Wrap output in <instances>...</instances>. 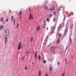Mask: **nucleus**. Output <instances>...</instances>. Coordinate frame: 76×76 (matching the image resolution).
Segmentation results:
<instances>
[{"mask_svg":"<svg viewBox=\"0 0 76 76\" xmlns=\"http://www.w3.org/2000/svg\"><path fill=\"white\" fill-rule=\"evenodd\" d=\"M5 34L6 36H7L9 35V30L8 29H6L5 31Z\"/></svg>","mask_w":76,"mask_h":76,"instance_id":"nucleus-1","label":"nucleus"},{"mask_svg":"<svg viewBox=\"0 0 76 76\" xmlns=\"http://www.w3.org/2000/svg\"><path fill=\"white\" fill-rule=\"evenodd\" d=\"M55 50V49L54 47L52 46L50 48V51L51 52H53V53H55V52H54Z\"/></svg>","mask_w":76,"mask_h":76,"instance_id":"nucleus-2","label":"nucleus"},{"mask_svg":"<svg viewBox=\"0 0 76 76\" xmlns=\"http://www.w3.org/2000/svg\"><path fill=\"white\" fill-rule=\"evenodd\" d=\"M34 16L33 15H32V14H30L29 15V18H28L29 20H30V19H31V20H32Z\"/></svg>","mask_w":76,"mask_h":76,"instance_id":"nucleus-3","label":"nucleus"},{"mask_svg":"<svg viewBox=\"0 0 76 76\" xmlns=\"http://www.w3.org/2000/svg\"><path fill=\"white\" fill-rule=\"evenodd\" d=\"M5 42H4V44H6V42H7V36L5 37Z\"/></svg>","mask_w":76,"mask_h":76,"instance_id":"nucleus-4","label":"nucleus"},{"mask_svg":"<svg viewBox=\"0 0 76 76\" xmlns=\"http://www.w3.org/2000/svg\"><path fill=\"white\" fill-rule=\"evenodd\" d=\"M21 45H22V42H20L19 45V46L18 47V50H20V48H21V47H20V46H21Z\"/></svg>","mask_w":76,"mask_h":76,"instance_id":"nucleus-5","label":"nucleus"},{"mask_svg":"<svg viewBox=\"0 0 76 76\" xmlns=\"http://www.w3.org/2000/svg\"><path fill=\"white\" fill-rule=\"evenodd\" d=\"M49 69L50 70V71H52V70H53V68H52V64H51L50 65V66L49 67Z\"/></svg>","mask_w":76,"mask_h":76,"instance_id":"nucleus-6","label":"nucleus"},{"mask_svg":"<svg viewBox=\"0 0 76 76\" xmlns=\"http://www.w3.org/2000/svg\"><path fill=\"white\" fill-rule=\"evenodd\" d=\"M67 30H68V28H66L65 29V31L64 33L65 35H66V34H67Z\"/></svg>","mask_w":76,"mask_h":76,"instance_id":"nucleus-7","label":"nucleus"},{"mask_svg":"<svg viewBox=\"0 0 76 76\" xmlns=\"http://www.w3.org/2000/svg\"><path fill=\"white\" fill-rule=\"evenodd\" d=\"M22 10H21L19 12V15L20 16H21L22 15Z\"/></svg>","mask_w":76,"mask_h":76,"instance_id":"nucleus-8","label":"nucleus"},{"mask_svg":"<svg viewBox=\"0 0 76 76\" xmlns=\"http://www.w3.org/2000/svg\"><path fill=\"white\" fill-rule=\"evenodd\" d=\"M60 39H58L57 41V43L58 44H59V42H60Z\"/></svg>","mask_w":76,"mask_h":76,"instance_id":"nucleus-9","label":"nucleus"},{"mask_svg":"<svg viewBox=\"0 0 76 76\" xmlns=\"http://www.w3.org/2000/svg\"><path fill=\"white\" fill-rule=\"evenodd\" d=\"M53 9L51 8V9H50L49 10H55V7L53 6Z\"/></svg>","mask_w":76,"mask_h":76,"instance_id":"nucleus-10","label":"nucleus"},{"mask_svg":"<svg viewBox=\"0 0 76 76\" xmlns=\"http://www.w3.org/2000/svg\"><path fill=\"white\" fill-rule=\"evenodd\" d=\"M39 29H40V27L39 26H38L37 28V31H39Z\"/></svg>","mask_w":76,"mask_h":76,"instance_id":"nucleus-11","label":"nucleus"},{"mask_svg":"<svg viewBox=\"0 0 76 76\" xmlns=\"http://www.w3.org/2000/svg\"><path fill=\"white\" fill-rule=\"evenodd\" d=\"M44 6L45 9H46L47 10H48V7L46 5H45Z\"/></svg>","mask_w":76,"mask_h":76,"instance_id":"nucleus-12","label":"nucleus"},{"mask_svg":"<svg viewBox=\"0 0 76 76\" xmlns=\"http://www.w3.org/2000/svg\"><path fill=\"white\" fill-rule=\"evenodd\" d=\"M4 28L3 26H2L0 27V29H3Z\"/></svg>","mask_w":76,"mask_h":76,"instance_id":"nucleus-13","label":"nucleus"},{"mask_svg":"<svg viewBox=\"0 0 76 76\" xmlns=\"http://www.w3.org/2000/svg\"><path fill=\"white\" fill-rule=\"evenodd\" d=\"M60 25H61V24H60L58 27V30H59V31H60V30H61V28H60Z\"/></svg>","mask_w":76,"mask_h":76,"instance_id":"nucleus-14","label":"nucleus"},{"mask_svg":"<svg viewBox=\"0 0 76 76\" xmlns=\"http://www.w3.org/2000/svg\"><path fill=\"white\" fill-rule=\"evenodd\" d=\"M4 20V18H2L1 19V22H3Z\"/></svg>","mask_w":76,"mask_h":76,"instance_id":"nucleus-15","label":"nucleus"},{"mask_svg":"<svg viewBox=\"0 0 76 76\" xmlns=\"http://www.w3.org/2000/svg\"><path fill=\"white\" fill-rule=\"evenodd\" d=\"M41 71H39V76H41Z\"/></svg>","mask_w":76,"mask_h":76,"instance_id":"nucleus-16","label":"nucleus"},{"mask_svg":"<svg viewBox=\"0 0 76 76\" xmlns=\"http://www.w3.org/2000/svg\"><path fill=\"white\" fill-rule=\"evenodd\" d=\"M51 29H52V30H55V27H52Z\"/></svg>","mask_w":76,"mask_h":76,"instance_id":"nucleus-17","label":"nucleus"},{"mask_svg":"<svg viewBox=\"0 0 76 76\" xmlns=\"http://www.w3.org/2000/svg\"><path fill=\"white\" fill-rule=\"evenodd\" d=\"M46 20L47 21V22H50V19H49V18H47L46 19Z\"/></svg>","mask_w":76,"mask_h":76,"instance_id":"nucleus-18","label":"nucleus"},{"mask_svg":"<svg viewBox=\"0 0 76 76\" xmlns=\"http://www.w3.org/2000/svg\"><path fill=\"white\" fill-rule=\"evenodd\" d=\"M37 52L35 54V59H36V58H37Z\"/></svg>","mask_w":76,"mask_h":76,"instance_id":"nucleus-19","label":"nucleus"},{"mask_svg":"<svg viewBox=\"0 0 76 76\" xmlns=\"http://www.w3.org/2000/svg\"><path fill=\"white\" fill-rule=\"evenodd\" d=\"M43 63H46V60L44 61V59H43Z\"/></svg>","mask_w":76,"mask_h":76,"instance_id":"nucleus-20","label":"nucleus"},{"mask_svg":"<svg viewBox=\"0 0 76 76\" xmlns=\"http://www.w3.org/2000/svg\"><path fill=\"white\" fill-rule=\"evenodd\" d=\"M25 70H27L28 69V66H25Z\"/></svg>","mask_w":76,"mask_h":76,"instance_id":"nucleus-21","label":"nucleus"},{"mask_svg":"<svg viewBox=\"0 0 76 76\" xmlns=\"http://www.w3.org/2000/svg\"><path fill=\"white\" fill-rule=\"evenodd\" d=\"M38 57L39 59V61H40V59H41V56H40V55H39Z\"/></svg>","mask_w":76,"mask_h":76,"instance_id":"nucleus-22","label":"nucleus"},{"mask_svg":"<svg viewBox=\"0 0 76 76\" xmlns=\"http://www.w3.org/2000/svg\"><path fill=\"white\" fill-rule=\"evenodd\" d=\"M58 35L59 37H61V34L58 33Z\"/></svg>","mask_w":76,"mask_h":76,"instance_id":"nucleus-23","label":"nucleus"},{"mask_svg":"<svg viewBox=\"0 0 76 76\" xmlns=\"http://www.w3.org/2000/svg\"><path fill=\"white\" fill-rule=\"evenodd\" d=\"M42 59L44 60V55H42Z\"/></svg>","mask_w":76,"mask_h":76,"instance_id":"nucleus-24","label":"nucleus"},{"mask_svg":"<svg viewBox=\"0 0 76 76\" xmlns=\"http://www.w3.org/2000/svg\"><path fill=\"white\" fill-rule=\"evenodd\" d=\"M73 24L72 23V26L71 27V28L73 29Z\"/></svg>","mask_w":76,"mask_h":76,"instance_id":"nucleus-25","label":"nucleus"},{"mask_svg":"<svg viewBox=\"0 0 76 76\" xmlns=\"http://www.w3.org/2000/svg\"><path fill=\"white\" fill-rule=\"evenodd\" d=\"M33 39V37H32L31 38V42H32V40Z\"/></svg>","mask_w":76,"mask_h":76,"instance_id":"nucleus-26","label":"nucleus"},{"mask_svg":"<svg viewBox=\"0 0 76 76\" xmlns=\"http://www.w3.org/2000/svg\"><path fill=\"white\" fill-rule=\"evenodd\" d=\"M53 15H54L55 16L56 15V12H53Z\"/></svg>","mask_w":76,"mask_h":76,"instance_id":"nucleus-27","label":"nucleus"},{"mask_svg":"<svg viewBox=\"0 0 76 76\" xmlns=\"http://www.w3.org/2000/svg\"><path fill=\"white\" fill-rule=\"evenodd\" d=\"M54 31V30H53V31H52V32L51 33V34H53V33Z\"/></svg>","mask_w":76,"mask_h":76,"instance_id":"nucleus-28","label":"nucleus"},{"mask_svg":"<svg viewBox=\"0 0 76 76\" xmlns=\"http://www.w3.org/2000/svg\"><path fill=\"white\" fill-rule=\"evenodd\" d=\"M29 10V12H31V9H30V8H29L28 9Z\"/></svg>","mask_w":76,"mask_h":76,"instance_id":"nucleus-29","label":"nucleus"},{"mask_svg":"<svg viewBox=\"0 0 76 76\" xmlns=\"http://www.w3.org/2000/svg\"><path fill=\"white\" fill-rule=\"evenodd\" d=\"M58 66L60 65V64L59 62H58Z\"/></svg>","mask_w":76,"mask_h":76,"instance_id":"nucleus-30","label":"nucleus"},{"mask_svg":"<svg viewBox=\"0 0 76 76\" xmlns=\"http://www.w3.org/2000/svg\"><path fill=\"white\" fill-rule=\"evenodd\" d=\"M53 21L55 22V21H56V18H54L53 19Z\"/></svg>","mask_w":76,"mask_h":76,"instance_id":"nucleus-31","label":"nucleus"},{"mask_svg":"<svg viewBox=\"0 0 76 76\" xmlns=\"http://www.w3.org/2000/svg\"><path fill=\"white\" fill-rule=\"evenodd\" d=\"M70 43H72V38H71L70 39Z\"/></svg>","mask_w":76,"mask_h":76,"instance_id":"nucleus-32","label":"nucleus"},{"mask_svg":"<svg viewBox=\"0 0 76 76\" xmlns=\"http://www.w3.org/2000/svg\"><path fill=\"white\" fill-rule=\"evenodd\" d=\"M50 17H52L53 16V15L52 14L50 15H49Z\"/></svg>","mask_w":76,"mask_h":76,"instance_id":"nucleus-33","label":"nucleus"},{"mask_svg":"<svg viewBox=\"0 0 76 76\" xmlns=\"http://www.w3.org/2000/svg\"><path fill=\"white\" fill-rule=\"evenodd\" d=\"M19 23H18V25H17V28H18V26H19Z\"/></svg>","mask_w":76,"mask_h":76,"instance_id":"nucleus-34","label":"nucleus"},{"mask_svg":"<svg viewBox=\"0 0 76 76\" xmlns=\"http://www.w3.org/2000/svg\"><path fill=\"white\" fill-rule=\"evenodd\" d=\"M9 21V18H7L6 20V22H7L8 21Z\"/></svg>","mask_w":76,"mask_h":76,"instance_id":"nucleus-35","label":"nucleus"},{"mask_svg":"<svg viewBox=\"0 0 76 76\" xmlns=\"http://www.w3.org/2000/svg\"><path fill=\"white\" fill-rule=\"evenodd\" d=\"M50 45H47V47H50Z\"/></svg>","mask_w":76,"mask_h":76,"instance_id":"nucleus-36","label":"nucleus"},{"mask_svg":"<svg viewBox=\"0 0 76 76\" xmlns=\"http://www.w3.org/2000/svg\"><path fill=\"white\" fill-rule=\"evenodd\" d=\"M44 23H45V25H46V23H45V20H44Z\"/></svg>","mask_w":76,"mask_h":76,"instance_id":"nucleus-37","label":"nucleus"},{"mask_svg":"<svg viewBox=\"0 0 76 76\" xmlns=\"http://www.w3.org/2000/svg\"><path fill=\"white\" fill-rule=\"evenodd\" d=\"M22 59L23 60H24L25 59V58L24 57H23Z\"/></svg>","mask_w":76,"mask_h":76,"instance_id":"nucleus-38","label":"nucleus"},{"mask_svg":"<svg viewBox=\"0 0 76 76\" xmlns=\"http://www.w3.org/2000/svg\"><path fill=\"white\" fill-rule=\"evenodd\" d=\"M45 76H48V74H46L45 75Z\"/></svg>","mask_w":76,"mask_h":76,"instance_id":"nucleus-39","label":"nucleus"},{"mask_svg":"<svg viewBox=\"0 0 76 76\" xmlns=\"http://www.w3.org/2000/svg\"><path fill=\"white\" fill-rule=\"evenodd\" d=\"M62 76H64V74L63 73L62 75Z\"/></svg>","mask_w":76,"mask_h":76,"instance_id":"nucleus-40","label":"nucleus"},{"mask_svg":"<svg viewBox=\"0 0 76 76\" xmlns=\"http://www.w3.org/2000/svg\"><path fill=\"white\" fill-rule=\"evenodd\" d=\"M11 19H13V16H12L11 17Z\"/></svg>","mask_w":76,"mask_h":76,"instance_id":"nucleus-41","label":"nucleus"},{"mask_svg":"<svg viewBox=\"0 0 76 76\" xmlns=\"http://www.w3.org/2000/svg\"><path fill=\"white\" fill-rule=\"evenodd\" d=\"M9 13H11L12 12V11H11L10 10L9 11Z\"/></svg>","mask_w":76,"mask_h":76,"instance_id":"nucleus-42","label":"nucleus"},{"mask_svg":"<svg viewBox=\"0 0 76 76\" xmlns=\"http://www.w3.org/2000/svg\"><path fill=\"white\" fill-rule=\"evenodd\" d=\"M47 39H45V41H47Z\"/></svg>","mask_w":76,"mask_h":76,"instance_id":"nucleus-43","label":"nucleus"},{"mask_svg":"<svg viewBox=\"0 0 76 76\" xmlns=\"http://www.w3.org/2000/svg\"><path fill=\"white\" fill-rule=\"evenodd\" d=\"M28 53H29V52H27V54H28Z\"/></svg>","mask_w":76,"mask_h":76,"instance_id":"nucleus-44","label":"nucleus"},{"mask_svg":"<svg viewBox=\"0 0 76 76\" xmlns=\"http://www.w3.org/2000/svg\"><path fill=\"white\" fill-rule=\"evenodd\" d=\"M48 38V36H47L46 37V39H47Z\"/></svg>","mask_w":76,"mask_h":76,"instance_id":"nucleus-45","label":"nucleus"},{"mask_svg":"<svg viewBox=\"0 0 76 76\" xmlns=\"http://www.w3.org/2000/svg\"><path fill=\"white\" fill-rule=\"evenodd\" d=\"M48 1H46V3H48Z\"/></svg>","mask_w":76,"mask_h":76,"instance_id":"nucleus-46","label":"nucleus"},{"mask_svg":"<svg viewBox=\"0 0 76 76\" xmlns=\"http://www.w3.org/2000/svg\"><path fill=\"white\" fill-rule=\"evenodd\" d=\"M65 18H66V15H64V19H65Z\"/></svg>","mask_w":76,"mask_h":76,"instance_id":"nucleus-47","label":"nucleus"},{"mask_svg":"<svg viewBox=\"0 0 76 76\" xmlns=\"http://www.w3.org/2000/svg\"><path fill=\"white\" fill-rule=\"evenodd\" d=\"M63 26H64V23L62 25Z\"/></svg>","mask_w":76,"mask_h":76,"instance_id":"nucleus-48","label":"nucleus"},{"mask_svg":"<svg viewBox=\"0 0 76 76\" xmlns=\"http://www.w3.org/2000/svg\"><path fill=\"white\" fill-rule=\"evenodd\" d=\"M65 60L66 62H67V60L66 59H65Z\"/></svg>","mask_w":76,"mask_h":76,"instance_id":"nucleus-49","label":"nucleus"},{"mask_svg":"<svg viewBox=\"0 0 76 76\" xmlns=\"http://www.w3.org/2000/svg\"><path fill=\"white\" fill-rule=\"evenodd\" d=\"M3 23H5V21H3Z\"/></svg>","mask_w":76,"mask_h":76,"instance_id":"nucleus-50","label":"nucleus"},{"mask_svg":"<svg viewBox=\"0 0 76 76\" xmlns=\"http://www.w3.org/2000/svg\"><path fill=\"white\" fill-rule=\"evenodd\" d=\"M45 25L44 27H43V28H45Z\"/></svg>","mask_w":76,"mask_h":76,"instance_id":"nucleus-51","label":"nucleus"},{"mask_svg":"<svg viewBox=\"0 0 76 76\" xmlns=\"http://www.w3.org/2000/svg\"><path fill=\"white\" fill-rule=\"evenodd\" d=\"M52 2L53 3H54V1H52Z\"/></svg>","mask_w":76,"mask_h":76,"instance_id":"nucleus-52","label":"nucleus"},{"mask_svg":"<svg viewBox=\"0 0 76 76\" xmlns=\"http://www.w3.org/2000/svg\"><path fill=\"white\" fill-rule=\"evenodd\" d=\"M33 54H34L35 53V52H34V51H33Z\"/></svg>","mask_w":76,"mask_h":76,"instance_id":"nucleus-53","label":"nucleus"},{"mask_svg":"<svg viewBox=\"0 0 76 76\" xmlns=\"http://www.w3.org/2000/svg\"><path fill=\"white\" fill-rule=\"evenodd\" d=\"M20 19H22V17H21V16H20Z\"/></svg>","mask_w":76,"mask_h":76,"instance_id":"nucleus-54","label":"nucleus"},{"mask_svg":"<svg viewBox=\"0 0 76 76\" xmlns=\"http://www.w3.org/2000/svg\"><path fill=\"white\" fill-rule=\"evenodd\" d=\"M61 28H63V26H61Z\"/></svg>","mask_w":76,"mask_h":76,"instance_id":"nucleus-55","label":"nucleus"},{"mask_svg":"<svg viewBox=\"0 0 76 76\" xmlns=\"http://www.w3.org/2000/svg\"><path fill=\"white\" fill-rule=\"evenodd\" d=\"M32 64H34V62H32Z\"/></svg>","mask_w":76,"mask_h":76,"instance_id":"nucleus-56","label":"nucleus"},{"mask_svg":"<svg viewBox=\"0 0 76 76\" xmlns=\"http://www.w3.org/2000/svg\"><path fill=\"white\" fill-rule=\"evenodd\" d=\"M15 21H14V24H15Z\"/></svg>","mask_w":76,"mask_h":76,"instance_id":"nucleus-57","label":"nucleus"},{"mask_svg":"<svg viewBox=\"0 0 76 76\" xmlns=\"http://www.w3.org/2000/svg\"><path fill=\"white\" fill-rule=\"evenodd\" d=\"M47 30H48V28H47Z\"/></svg>","mask_w":76,"mask_h":76,"instance_id":"nucleus-58","label":"nucleus"},{"mask_svg":"<svg viewBox=\"0 0 76 76\" xmlns=\"http://www.w3.org/2000/svg\"><path fill=\"white\" fill-rule=\"evenodd\" d=\"M60 9H59V11H60Z\"/></svg>","mask_w":76,"mask_h":76,"instance_id":"nucleus-59","label":"nucleus"},{"mask_svg":"<svg viewBox=\"0 0 76 76\" xmlns=\"http://www.w3.org/2000/svg\"><path fill=\"white\" fill-rule=\"evenodd\" d=\"M66 63L67 64V62H66Z\"/></svg>","mask_w":76,"mask_h":76,"instance_id":"nucleus-60","label":"nucleus"},{"mask_svg":"<svg viewBox=\"0 0 76 76\" xmlns=\"http://www.w3.org/2000/svg\"><path fill=\"white\" fill-rule=\"evenodd\" d=\"M68 17H69V16H68Z\"/></svg>","mask_w":76,"mask_h":76,"instance_id":"nucleus-61","label":"nucleus"}]
</instances>
